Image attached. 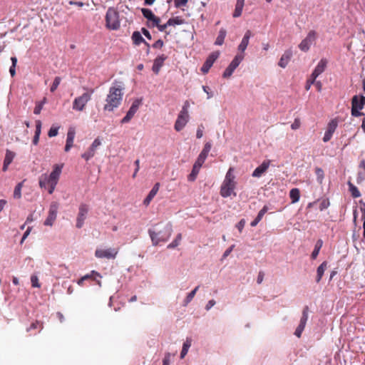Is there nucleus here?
<instances>
[{
    "mask_svg": "<svg viewBox=\"0 0 365 365\" xmlns=\"http://www.w3.org/2000/svg\"><path fill=\"white\" fill-rule=\"evenodd\" d=\"M172 233L173 225L171 222L156 224L148 230V235L153 246H158L161 243L168 242Z\"/></svg>",
    "mask_w": 365,
    "mask_h": 365,
    "instance_id": "obj_1",
    "label": "nucleus"
},
{
    "mask_svg": "<svg viewBox=\"0 0 365 365\" xmlns=\"http://www.w3.org/2000/svg\"><path fill=\"white\" fill-rule=\"evenodd\" d=\"M123 89L124 88L121 83H113L107 95L104 110L113 111L119 106L123 98Z\"/></svg>",
    "mask_w": 365,
    "mask_h": 365,
    "instance_id": "obj_2",
    "label": "nucleus"
},
{
    "mask_svg": "<svg viewBox=\"0 0 365 365\" xmlns=\"http://www.w3.org/2000/svg\"><path fill=\"white\" fill-rule=\"evenodd\" d=\"M235 169L230 168L227 170L225 179L220 187V195L222 197H228L233 195L236 196L235 190L237 186V182L235 180V175L234 174Z\"/></svg>",
    "mask_w": 365,
    "mask_h": 365,
    "instance_id": "obj_3",
    "label": "nucleus"
},
{
    "mask_svg": "<svg viewBox=\"0 0 365 365\" xmlns=\"http://www.w3.org/2000/svg\"><path fill=\"white\" fill-rule=\"evenodd\" d=\"M63 165L56 164L50 174L44 173L39 177V186L41 188H47V185H57L62 172Z\"/></svg>",
    "mask_w": 365,
    "mask_h": 365,
    "instance_id": "obj_4",
    "label": "nucleus"
},
{
    "mask_svg": "<svg viewBox=\"0 0 365 365\" xmlns=\"http://www.w3.org/2000/svg\"><path fill=\"white\" fill-rule=\"evenodd\" d=\"M190 107V103L187 101H186L180 113H178V118L175 123V130L178 132L182 130L187 123L189 121L190 115L188 112V108Z\"/></svg>",
    "mask_w": 365,
    "mask_h": 365,
    "instance_id": "obj_5",
    "label": "nucleus"
},
{
    "mask_svg": "<svg viewBox=\"0 0 365 365\" xmlns=\"http://www.w3.org/2000/svg\"><path fill=\"white\" fill-rule=\"evenodd\" d=\"M106 26L111 30H117L120 28L118 12L112 7L108 8L106 15Z\"/></svg>",
    "mask_w": 365,
    "mask_h": 365,
    "instance_id": "obj_6",
    "label": "nucleus"
},
{
    "mask_svg": "<svg viewBox=\"0 0 365 365\" xmlns=\"http://www.w3.org/2000/svg\"><path fill=\"white\" fill-rule=\"evenodd\" d=\"M93 92V91L91 90L90 93H84L81 96L76 98L73 102V109L77 111H82L88 102L91 99Z\"/></svg>",
    "mask_w": 365,
    "mask_h": 365,
    "instance_id": "obj_7",
    "label": "nucleus"
},
{
    "mask_svg": "<svg viewBox=\"0 0 365 365\" xmlns=\"http://www.w3.org/2000/svg\"><path fill=\"white\" fill-rule=\"evenodd\" d=\"M365 105V97L364 96H354L351 101V115L353 116H359L362 113L359 111Z\"/></svg>",
    "mask_w": 365,
    "mask_h": 365,
    "instance_id": "obj_8",
    "label": "nucleus"
},
{
    "mask_svg": "<svg viewBox=\"0 0 365 365\" xmlns=\"http://www.w3.org/2000/svg\"><path fill=\"white\" fill-rule=\"evenodd\" d=\"M59 208V203L58 202H52L49 205L48 215L44 221V225L52 226L56 220L57 213Z\"/></svg>",
    "mask_w": 365,
    "mask_h": 365,
    "instance_id": "obj_9",
    "label": "nucleus"
},
{
    "mask_svg": "<svg viewBox=\"0 0 365 365\" xmlns=\"http://www.w3.org/2000/svg\"><path fill=\"white\" fill-rule=\"evenodd\" d=\"M244 58L243 54H237L235 56L234 59L232 61V62L230 63V65L227 66V68L225 70L222 77L225 78H230L235 70L238 67L240 63L242 62V61Z\"/></svg>",
    "mask_w": 365,
    "mask_h": 365,
    "instance_id": "obj_10",
    "label": "nucleus"
},
{
    "mask_svg": "<svg viewBox=\"0 0 365 365\" xmlns=\"http://www.w3.org/2000/svg\"><path fill=\"white\" fill-rule=\"evenodd\" d=\"M118 253V250L116 248H107V249H97L95 251V256L97 258L108 259H115Z\"/></svg>",
    "mask_w": 365,
    "mask_h": 365,
    "instance_id": "obj_11",
    "label": "nucleus"
},
{
    "mask_svg": "<svg viewBox=\"0 0 365 365\" xmlns=\"http://www.w3.org/2000/svg\"><path fill=\"white\" fill-rule=\"evenodd\" d=\"M317 38V34L314 31L309 32L307 36L299 44V48L302 51H307Z\"/></svg>",
    "mask_w": 365,
    "mask_h": 365,
    "instance_id": "obj_12",
    "label": "nucleus"
},
{
    "mask_svg": "<svg viewBox=\"0 0 365 365\" xmlns=\"http://www.w3.org/2000/svg\"><path fill=\"white\" fill-rule=\"evenodd\" d=\"M101 145V140L99 138H96L87 151L81 155V158L86 161L92 158L96 153L97 149Z\"/></svg>",
    "mask_w": 365,
    "mask_h": 365,
    "instance_id": "obj_13",
    "label": "nucleus"
},
{
    "mask_svg": "<svg viewBox=\"0 0 365 365\" xmlns=\"http://www.w3.org/2000/svg\"><path fill=\"white\" fill-rule=\"evenodd\" d=\"M141 104L140 99H136L132 103L125 116L120 120L122 124L128 123L133 118Z\"/></svg>",
    "mask_w": 365,
    "mask_h": 365,
    "instance_id": "obj_14",
    "label": "nucleus"
},
{
    "mask_svg": "<svg viewBox=\"0 0 365 365\" xmlns=\"http://www.w3.org/2000/svg\"><path fill=\"white\" fill-rule=\"evenodd\" d=\"M308 312H309L308 307H304L302 311V317L300 319L299 324L294 331V335L298 338L301 337L302 334L305 328L307 322L308 320Z\"/></svg>",
    "mask_w": 365,
    "mask_h": 365,
    "instance_id": "obj_15",
    "label": "nucleus"
},
{
    "mask_svg": "<svg viewBox=\"0 0 365 365\" xmlns=\"http://www.w3.org/2000/svg\"><path fill=\"white\" fill-rule=\"evenodd\" d=\"M88 212V207L85 204H81L79 206L78 214L76 219V227L81 228L86 219Z\"/></svg>",
    "mask_w": 365,
    "mask_h": 365,
    "instance_id": "obj_16",
    "label": "nucleus"
},
{
    "mask_svg": "<svg viewBox=\"0 0 365 365\" xmlns=\"http://www.w3.org/2000/svg\"><path fill=\"white\" fill-rule=\"evenodd\" d=\"M338 125L337 121L336 120H331L329 124L327 129L324 133V135L323 137V141L324 143L328 142L330 140V139L332 137L333 133H334L335 130L336 129Z\"/></svg>",
    "mask_w": 365,
    "mask_h": 365,
    "instance_id": "obj_17",
    "label": "nucleus"
},
{
    "mask_svg": "<svg viewBox=\"0 0 365 365\" xmlns=\"http://www.w3.org/2000/svg\"><path fill=\"white\" fill-rule=\"evenodd\" d=\"M219 53H211L204 64L202 65L201 68V71L203 73H206L209 71L210 68L212 66L214 62L216 61V59L218 58Z\"/></svg>",
    "mask_w": 365,
    "mask_h": 365,
    "instance_id": "obj_18",
    "label": "nucleus"
},
{
    "mask_svg": "<svg viewBox=\"0 0 365 365\" xmlns=\"http://www.w3.org/2000/svg\"><path fill=\"white\" fill-rule=\"evenodd\" d=\"M141 12L145 18H146L151 24L152 26H155V25H158L160 23V19L155 16L153 11L148 9H142Z\"/></svg>",
    "mask_w": 365,
    "mask_h": 365,
    "instance_id": "obj_19",
    "label": "nucleus"
},
{
    "mask_svg": "<svg viewBox=\"0 0 365 365\" xmlns=\"http://www.w3.org/2000/svg\"><path fill=\"white\" fill-rule=\"evenodd\" d=\"M270 165V160H264L260 165L255 168L253 171L252 176L254 178H260L269 168Z\"/></svg>",
    "mask_w": 365,
    "mask_h": 365,
    "instance_id": "obj_20",
    "label": "nucleus"
},
{
    "mask_svg": "<svg viewBox=\"0 0 365 365\" xmlns=\"http://www.w3.org/2000/svg\"><path fill=\"white\" fill-rule=\"evenodd\" d=\"M292 56V51L291 49L286 50L282 55L278 66L282 68H284L289 63Z\"/></svg>",
    "mask_w": 365,
    "mask_h": 365,
    "instance_id": "obj_21",
    "label": "nucleus"
},
{
    "mask_svg": "<svg viewBox=\"0 0 365 365\" xmlns=\"http://www.w3.org/2000/svg\"><path fill=\"white\" fill-rule=\"evenodd\" d=\"M251 36H252L251 31L247 30L245 32L240 45L238 46V50L241 52L240 54H243V53L246 50V48L249 44V41H250Z\"/></svg>",
    "mask_w": 365,
    "mask_h": 365,
    "instance_id": "obj_22",
    "label": "nucleus"
},
{
    "mask_svg": "<svg viewBox=\"0 0 365 365\" xmlns=\"http://www.w3.org/2000/svg\"><path fill=\"white\" fill-rule=\"evenodd\" d=\"M327 61L326 59H321L320 61L318 63L317 66H316V68H314V70L313 71L312 73V77L317 78L321 73H322L324 71L327 67Z\"/></svg>",
    "mask_w": 365,
    "mask_h": 365,
    "instance_id": "obj_23",
    "label": "nucleus"
},
{
    "mask_svg": "<svg viewBox=\"0 0 365 365\" xmlns=\"http://www.w3.org/2000/svg\"><path fill=\"white\" fill-rule=\"evenodd\" d=\"M75 135V130L73 128H69L67 133L66 143L64 149L66 152H68L73 147Z\"/></svg>",
    "mask_w": 365,
    "mask_h": 365,
    "instance_id": "obj_24",
    "label": "nucleus"
},
{
    "mask_svg": "<svg viewBox=\"0 0 365 365\" xmlns=\"http://www.w3.org/2000/svg\"><path fill=\"white\" fill-rule=\"evenodd\" d=\"M167 58V56L164 54L158 56L154 61L152 70L156 74H158L160 70V68L163 66L165 60Z\"/></svg>",
    "mask_w": 365,
    "mask_h": 365,
    "instance_id": "obj_25",
    "label": "nucleus"
},
{
    "mask_svg": "<svg viewBox=\"0 0 365 365\" xmlns=\"http://www.w3.org/2000/svg\"><path fill=\"white\" fill-rule=\"evenodd\" d=\"M159 187L160 183H155V185L153 187L152 190L150 191L148 196L146 197V198L143 201L145 205L147 206L150 204L151 200L153 199V197L156 195L157 192H158Z\"/></svg>",
    "mask_w": 365,
    "mask_h": 365,
    "instance_id": "obj_26",
    "label": "nucleus"
},
{
    "mask_svg": "<svg viewBox=\"0 0 365 365\" xmlns=\"http://www.w3.org/2000/svg\"><path fill=\"white\" fill-rule=\"evenodd\" d=\"M268 211V207L264 205L258 212L256 218L251 222L250 225L252 227H255L262 219L264 214Z\"/></svg>",
    "mask_w": 365,
    "mask_h": 365,
    "instance_id": "obj_27",
    "label": "nucleus"
},
{
    "mask_svg": "<svg viewBox=\"0 0 365 365\" xmlns=\"http://www.w3.org/2000/svg\"><path fill=\"white\" fill-rule=\"evenodd\" d=\"M245 4V0H237L233 17L237 18L241 16Z\"/></svg>",
    "mask_w": 365,
    "mask_h": 365,
    "instance_id": "obj_28",
    "label": "nucleus"
},
{
    "mask_svg": "<svg viewBox=\"0 0 365 365\" xmlns=\"http://www.w3.org/2000/svg\"><path fill=\"white\" fill-rule=\"evenodd\" d=\"M192 345V339L187 338L185 341L182 344V348L180 353V358L183 359L187 354L189 349Z\"/></svg>",
    "mask_w": 365,
    "mask_h": 365,
    "instance_id": "obj_29",
    "label": "nucleus"
},
{
    "mask_svg": "<svg viewBox=\"0 0 365 365\" xmlns=\"http://www.w3.org/2000/svg\"><path fill=\"white\" fill-rule=\"evenodd\" d=\"M327 268V262H322L318 267L317 270V279H316L317 282H320V280L322 279V277L324 273V271L326 270Z\"/></svg>",
    "mask_w": 365,
    "mask_h": 365,
    "instance_id": "obj_30",
    "label": "nucleus"
},
{
    "mask_svg": "<svg viewBox=\"0 0 365 365\" xmlns=\"http://www.w3.org/2000/svg\"><path fill=\"white\" fill-rule=\"evenodd\" d=\"M226 34H227L226 30L225 29H221L219 31L218 36L216 38L215 43L218 46L222 45V43H224Z\"/></svg>",
    "mask_w": 365,
    "mask_h": 365,
    "instance_id": "obj_31",
    "label": "nucleus"
},
{
    "mask_svg": "<svg viewBox=\"0 0 365 365\" xmlns=\"http://www.w3.org/2000/svg\"><path fill=\"white\" fill-rule=\"evenodd\" d=\"M289 197L292 203H296L300 197L299 190L297 188H293L290 190Z\"/></svg>",
    "mask_w": 365,
    "mask_h": 365,
    "instance_id": "obj_32",
    "label": "nucleus"
},
{
    "mask_svg": "<svg viewBox=\"0 0 365 365\" xmlns=\"http://www.w3.org/2000/svg\"><path fill=\"white\" fill-rule=\"evenodd\" d=\"M211 148H212L211 143L207 142L205 144L204 148H203L202 150L201 151V153H200L199 156L206 160V158L208 155V153L210 151Z\"/></svg>",
    "mask_w": 365,
    "mask_h": 365,
    "instance_id": "obj_33",
    "label": "nucleus"
},
{
    "mask_svg": "<svg viewBox=\"0 0 365 365\" xmlns=\"http://www.w3.org/2000/svg\"><path fill=\"white\" fill-rule=\"evenodd\" d=\"M348 185H349V191L353 197L356 198V197H359L361 196V193H360L359 190L354 185H353L351 182H348Z\"/></svg>",
    "mask_w": 365,
    "mask_h": 365,
    "instance_id": "obj_34",
    "label": "nucleus"
},
{
    "mask_svg": "<svg viewBox=\"0 0 365 365\" xmlns=\"http://www.w3.org/2000/svg\"><path fill=\"white\" fill-rule=\"evenodd\" d=\"M14 155L11 152L7 151L6 154V157L4 162L3 170L6 171L7 170L8 165L11 163Z\"/></svg>",
    "mask_w": 365,
    "mask_h": 365,
    "instance_id": "obj_35",
    "label": "nucleus"
},
{
    "mask_svg": "<svg viewBox=\"0 0 365 365\" xmlns=\"http://www.w3.org/2000/svg\"><path fill=\"white\" fill-rule=\"evenodd\" d=\"M182 240V234L179 233L177 235L176 237L174 239V240L170 243L168 246V249H174L177 247Z\"/></svg>",
    "mask_w": 365,
    "mask_h": 365,
    "instance_id": "obj_36",
    "label": "nucleus"
},
{
    "mask_svg": "<svg viewBox=\"0 0 365 365\" xmlns=\"http://www.w3.org/2000/svg\"><path fill=\"white\" fill-rule=\"evenodd\" d=\"M322 245H323V242H322V240H317V243L315 245L314 249V250H313V252L312 253V259L317 258V257L318 256V255L319 253L320 249L322 247Z\"/></svg>",
    "mask_w": 365,
    "mask_h": 365,
    "instance_id": "obj_37",
    "label": "nucleus"
},
{
    "mask_svg": "<svg viewBox=\"0 0 365 365\" xmlns=\"http://www.w3.org/2000/svg\"><path fill=\"white\" fill-rule=\"evenodd\" d=\"M199 289V286L196 287L192 291H191L186 297L184 300V305L187 306L194 298L197 291Z\"/></svg>",
    "mask_w": 365,
    "mask_h": 365,
    "instance_id": "obj_38",
    "label": "nucleus"
},
{
    "mask_svg": "<svg viewBox=\"0 0 365 365\" xmlns=\"http://www.w3.org/2000/svg\"><path fill=\"white\" fill-rule=\"evenodd\" d=\"M132 39L135 44L139 45L140 43L144 42V39L138 31L133 32Z\"/></svg>",
    "mask_w": 365,
    "mask_h": 365,
    "instance_id": "obj_39",
    "label": "nucleus"
},
{
    "mask_svg": "<svg viewBox=\"0 0 365 365\" xmlns=\"http://www.w3.org/2000/svg\"><path fill=\"white\" fill-rule=\"evenodd\" d=\"M23 187V182H19L16 186L14 191V197L16 199H19L21 197V188Z\"/></svg>",
    "mask_w": 365,
    "mask_h": 365,
    "instance_id": "obj_40",
    "label": "nucleus"
},
{
    "mask_svg": "<svg viewBox=\"0 0 365 365\" xmlns=\"http://www.w3.org/2000/svg\"><path fill=\"white\" fill-rule=\"evenodd\" d=\"M46 103V98H43V99L41 102H38L36 103V107L34 108V114L38 115L41 113V110L43 108V105Z\"/></svg>",
    "mask_w": 365,
    "mask_h": 365,
    "instance_id": "obj_41",
    "label": "nucleus"
},
{
    "mask_svg": "<svg viewBox=\"0 0 365 365\" xmlns=\"http://www.w3.org/2000/svg\"><path fill=\"white\" fill-rule=\"evenodd\" d=\"M182 24H184V21L178 17L170 19L167 21V24H169V26L181 25Z\"/></svg>",
    "mask_w": 365,
    "mask_h": 365,
    "instance_id": "obj_42",
    "label": "nucleus"
},
{
    "mask_svg": "<svg viewBox=\"0 0 365 365\" xmlns=\"http://www.w3.org/2000/svg\"><path fill=\"white\" fill-rule=\"evenodd\" d=\"M11 61L12 65L9 68V73L11 76H14L16 74V66L17 63V58L15 56H12L11 58Z\"/></svg>",
    "mask_w": 365,
    "mask_h": 365,
    "instance_id": "obj_43",
    "label": "nucleus"
},
{
    "mask_svg": "<svg viewBox=\"0 0 365 365\" xmlns=\"http://www.w3.org/2000/svg\"><path fill=\"white\" fill-rule=\"evenodd\" d=\"M315 173H316L317 179L318 182L319 184H322L323 182L324 175L323 170L322 168H317Z\"/></svg>",
    "mask_w": 365,
    "mask_h": 365,
    "instance_id": "obj_44",
    "label": "nucleus"
},
{
    "mask_svg": "<svg viewBox=\"0 0 365 365\" xmlns=\"http://www.w3.org/2000/svg\"><path fill=\"white\" fill-rule=\"evenodd\" d=\"M200 170V168H196L195 166L193 165L192 170L191 173L190 174V175L188 176V180L190 181L195 180Z\"/></svg>",
    "mask_w": 365,
    "mask_h": 365,
    "instance_id": "obj_45",
    "label": "nucleus"
},
{
    "mask_svg": "<svg viewBox=\"0 0 365 365\" xmlns=\"http://www.w3.org/2000/svg\"><path fill=\"white\" fill-rule=\"evenodd\" d=\"M61 78L58 76H56L54 78V81H53V82L51 86V88H50L51 92H54L57 89L58 86H59V84L61 83Z\"/></svg>",
    "mask_w": 365,
    "mask_h": 365,
    "instance_id": "obj_46",
    "label": "nucleus"
},
{
    "mask_svg": "<svg viewBox=\"0 0 365 365\" xmlns=\"http://www.w3.org/2000/svg\"><path fill=\"white\" fill-rule=\"evenodd\" d=\"M31 282L33 287L39 288L41 287V284L38 282V278L36 275H32L31 277Z\"/></svg>",
    "mask_w": 365,
    "mask_h": 365,
    "instance_id": "obj_47",
    "label": "nucleus"
},
{
    "mask_svg": "<svg viewBox=\"0 0 365 365\" xmlns=\"http://www.w3.org/2000/svg\"><path fill=\"white\" fill-rule=\"evenodd\" d=\"M316 78H317L312 77V76H311L310 78L307 80L306 86H305V89L307 91H309L312 85L315 83Z\"/></svg>",
    "mask_w": 365,
    "mask_h": 365,
    "instance_id": "obj_48",
    "label": "nucleus"
},
{
    "mask_svg": "<svg viewBox=\"0 0 365 365\" xmlns=\"http://www.w3.org/2000/svg\"><path fill=\"white\" fill-rule=\"evenodd\" d=\"M58 128L57 127H51L48 133V135L50 138L55 137L58 135Z\"/></svg>",
    "mask_w": 365,
    "mask_h": 365,
    "instance_id": "obj_49",
    "label": "nucleus"
},
{
    "mask_svg": "<svg viewBox=\"0 0 365 365\" xmlns=\"http://www.w3.org/2000/svg\"><path fill=\"white\" fill-rule=\"evenodd\" d=\"M205 159L198 156L195 164H194V166L200 169V168L202 167V165L205 163Z\"/></svg>",
    "mask_w": 365,
    "mask_h": 365,
    "instance_id": "obj_50",
    "label": "nucleus"
},
{
    "mask_svg": "<svg viewBox=\"0 0 365 365\" xmlns=\"http://www.w3.org/2000/svg\"><path fill=\"white\" fill-rule=\"evenodd\" d=\"M41 120H38L36 121V131L35 135H41Z\"/></svg>",
    "mask_w": 365,
    "mask_h": 365,
    "instance_id": "obj_51",
    "label": "nucleus"
},
{
    "mask_svg": "<svg viewBox=\"0 0 365 365\" xmlns=\"http://www.w3.org/2000/svg\"><path fill=\"white\" fill-rule=\"evenodd\" d=\"M204 126L200 125L198 126L196 132V137L197 138H201L203 136Z\"/></svg>",
    "mask_w": 365,
    "mask_h": 365,
    "instance_id": "obj_52",
    "label": "nucleus"
},
{
    "mask_svg": "<svg viewBox=\"0 0 365 365\" xmlns=\"http://www.w3.org/2000/svg\"><path fill=\"white\" fill-rule=\"evenodd\" d=\"M234 247H235V245H232V246H230L228 249H227L225 251V252L222 255V260L225 259L232 252V251L233 250Z\"/></svg>",
    "mask_w": 365,
    "mask_h": 365,
    "instance_id": "obj_53",
    "label": "nucleus"
},
{
    "mask_svg": "<svg viewBox=\"0 0 365 365\" xmlns=\"http://www.w3.org/2000/svg\"><path fill=\"white\" fill-rule=\"evenodd\" d=\"M300 125H301L300 120L299 119L296 118L294 120V121L293 122V123L291 125V128L292 130H297V129L299 128Z\"/></svg>",
    "mask_w": 365,
    "mask_h": 365,
    "instance_id": "obj_54",
    "label": "nucleus"
},
{
    "mask_svg": "<svg viewBox=\"0 0 365 365\" xmlns=\"http://www.w3.org/2000/svg\"><path fill=\"white\" fill-rule=\"evenodd\" d=\"M174 2L176 7H180L185 6L187 3V0H174Z\"/></svg>",
    "mask_w": 365,
    "mask_h": 365,
    "instance_id": "obj_55",
    "label": "nucleus"
},
{
    "mask_svg": "<svg viewBox=\"0 0 365 365\" xmlns=\"http://www.w3.org/2000/svg\"><path fill=\"white\" fill-rule=\"evenodd\" d=\"M170 354L166 353L163 360V365H170Z\"/></svg>",
    "mask_w": 365,
    "mask_h": 365,
    "instance_id": "obj_56",
    "label": "nucleus"
},
{
    "mask_svg": "<svg viewBox=\"0 0 365 365\" xmlns=\"http://www.w3.org/2000/svg\"><path fill=\"white\" fill-rule=\"evenodd\" d=\"M202 90H203V91H204L205 93H207V99H210V98H211L213 96L212 93L210 91V88H209L207 86H202Z\"/></svg>",
    "mask_w": 365,
    "mask_h": 365,
    "instance_id": "obj_57",
    "label": "nucleus"
},
{
    "mask_svg": "<svg viewBox=\"0 0 365 365\" xmlns=\"http://www.w3.org/2000/svg\"><path fill=\"white\" fill-rule=\"evenodd\" d=\"M31 227H28L26 231L23 235V237H22V238L21 240V242H20L21 244H23L24 240L28 237V236L29 235V234L31 232Z\"/></svg>",
    "mask_w": 365,
    "mask_h": 365,
    "instance_id": "obj_58",
    "label": "nucleus"
},
{
    "mask_svg": "<svg viewBox=\"0 0 365 365\" xmlns=\"http://www.w3.org/2000/svg\"><path fill=\"white\" fill-rule=\"evenodd\" d=\"M245 225V220L244 219L241 220L237 225H236L237 228L239 230V231L241 232L243 230Z\"/></svg>",
    "mask_w": 365,
    "mask_h": 365,
    "instance_id": "obj_59",
    "label": "nucleus"
},
{
    "mask_svg": "<svg viewBox=\"0 0 365 365\" xmlns=\"http://www.w3.org/2000/svg\"><path fill=\"white\" fill-rule=\"evenodd\" d=\"M215 303L216 302L214 299L209 300L205 305V309L207 311L210 310L213 306H215Z\"/></svg>",
    "mask_w": 365,
    "mask_h": 365,
    "instance_id": "obj_60",
    "label": "nucleus"
},
{
    "mask_svg": "<svg viewBox=\"0 0 365 365\" xmlns=\"http://www.w3.org/2000/svg\"><path fill=\"white\" fill-rule=\"evenodd\" d=\"M91 277V275L90 274H86L84 275L83 277H82L78 281V284L81 286L83 285V282H85V280L88 279V278Z\"/></svg>",
    "mask_w": 365,
    "mask_h": 365,
    "instance_id": "obj_61",
    "label": "nucleus"
},
{
    "mask_svg": "<svg viewBox=\"0 0 365 365\" xmlns=\"http://www.w3.org/2000/svg\"><path fill=\"white\" fill-rule=\"evenodd\" d=\"M155 26L158 27V30L160 31H164L165 29L169 26V24H165L163 25H160V23L158 24V25H155Z\"/></svg>",
    "mask_w": 365,
    "mask_h": 365,
    "instance_id": "obj_62",
    "label": "nucleus"
},
{
    "mask_svg": "<svg viewBox=\"0 0 365 365\" xmlns=\"http://www.w3.org/2000/svg\"><path fill=\"white\" fill-rule=\"evenodd\" d=\"M135 165L136 166V168L135 170V172L133 175V178H135L136 175H137V173L138 172L139 169H140V160H136L135 161Z\"/></svg>",
    "mask_w": 365,
    "mask_h": 365,
    "instance_id": "obj_63",
    "label": "nucleus"
},
{
    "mask_svg": "<svg viewBox=\"0 0 365 365\" xmlns=\"http://www.w3.org/2000/svg\"><path fill=\"white\" fill-rule=\"evenodd\" d=\"M163 46V41L162 40H158L153 46L154 48H162Z\"/></svg>",
    "mask_w": 365,
    "mask_h": 365,
    "instance_id": "obj_64",
    "label": "nucleus"
}]
</instances>
